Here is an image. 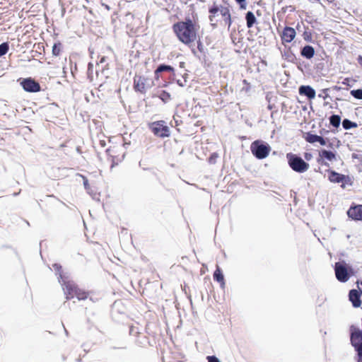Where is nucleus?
Wrapping results in <instances>:
<instances>
[{"label":"nucleus","instance_id":"nucleus-1","mask_svg":"<svg viewBox=\"0 0 362 362\" xmlns=\"http://www.w3.org/2000/svg\"><path fill=\"white\" fill-rule=\"evenodd\" d=\"M200 25L195 20L185 18L173 24V30L177 39L186 45H190L197 41Z\"/></svg>","mask_w":362,"mask_h":362},{"label":"nucleus","instance_id":"nucleus-2","mask_svg":"<svg viewBox=\"0 0 362 362\" xmlns=\"http://www.w3.org/2000/svg\"><path fill=\"white\" fill-rule=\"evenodd\" d=\"M60 283L66 300L74 298L78 300H86L90 296L88 291L81 288L72 280L63 279Z\"/></svg>","mask_w":362,"mask_h":362},{"label":"nucleus","instance_id":"nucleus-3","mask_svg":"<svg viewBox=\"0 0 362 362\" xmlns=\"http://www.w3.org/2000/svg\"><path fill=\"white\" fill-rule=\"evenodd\" d=\"M220 13L223 23L225 26H227L229 29L230 26L232 25L233 21H232V16H231V9L229 4H227L226 6L223 5H218L216 3H214V4L209 7V20L211 23V24L214 26L217 25L218 21H217V14L218 13Z\"/></svg>","mask_w":362,"mask_h":362},{"label":"nucleus","instance_id":"nucleus-4","mask_svg":"<svg viewBox=\"0 0 362 362\" xmlns=\"http://www.w3.org/2000/svg\"><path fill=\"white\" fill-rule=\"evenodd\" d=\"M286 158L289 167L296 173H303L310 168V165L296 154L288 153L286 154Z\"/></svg>","mask_w":362,"mask_h":362},{"label":"nucleus","instance_id":"nucleus-5","mask_svg":"<svg viewBox=\"0 0 362 362\" xmlns=\"http://www.w3.org/2000/svg\"><path fill=\"white\" fill-rule=\"evenodd\" d=\"M334 272L337 279L341 282L347 281L350 276L354 274L353 269L344 262H336L334 264Z\"/></svg>","mask_w":362,"mask_h":362},{"label":"nucleus","instance_id":"nucleus-6","mask_svg":"<svg viewBox=\"0 0 362 362\" xmlns=\"http://www.w3.org/2000/svg\"><path fill=\"white\" fill-rule=\"evenodd\" d=\"M351 343L357 352L358 362H362V331L351 327Z\"/></svg>","mask_w":362,"mask_h":362},{"label":"nucleus","instance_id":"nucleus-7","mask_svg":"<svg viewBox=\"0 0 362 362\" xmlns=\"http://www.w3.org/2000/svg\"><path fill=\"white\" fill-rule=\"evenodd\" d=\"M148 127L153 134L158 137L165 138L170 135V128L163 120L153 122L148 124Z\"/></svg>","mask_w":362,"mask_h":362},{"label":"nucleus","instance_id":"nucleus-8","mask_svg":"<svg viewBox=\"0 0 362 362\" xmlns=\"http://www.w3.org/2000/svg\"><path fill=\"white\" fill-rule=\"evenodd\" d=\"M250 150L253 156L257 158L264 159L269 156L271 148L268 144H264L262 141L257 140L251 144Z\"/></svg>","mask_w":362,"mask_h":362},{"label":"nucleus","instance_id":"nucleus-9","mask_svg":"<svg viewBox=\"0 0 362 362\" xmlns=\"http://www.w3.org/2000/svg\"><path fill=\"white\" fill-rule=\"evenodd\" d=\"M328 180L332 183H341V187L344 189L346 185H351L352 181L349 175L340 174L334 170H329Z\"/></svg>","mask_w":362,"mask_h":362},{"label":"nucleus","instance_id":"nucleus-10","mask_svg":"<svg viewBox=\"0 0 362 362\" xmlns=\"http://www.w3.org/2000/svg\"><path fill=\"white\" fill-rule=\"evenodd\" d=\"M106 152L107 155L112 158V168L115 165H117V163L123 159L124 156L123 152V147L120 144L110 146L108 148H107Z\"/></svg>","mask_w":362,"mask_h":362},{"label":"nucleus","instance_id":"nucleus-11","mask_svg":"<svg viewBox=\"0 0 362 362\" xmlns=\"http://www.w3.org/2000/svg\"><path fill=\"white\" fill-rule=\"evenodd\" d=\"M129 335L134 337V343L140 346V347H144L148 344H149V341L148 337L144 335L143 333H141L139 331V329L138 327L134 325H131L129 327Z\"/></svg>","mask_w":362,"mask_h":362},{"label":"nucleus","instance_id":"nucleus-12","mask_svg":"<svg viewBox=\"0 0 362 362\" xmlns=\"http://www.w3.org/2000/svg\"><path fill=\"white\" fill-rule=\"evenodd\" d=\"M281 44L284 46H286L287 44L291 43L296 37V30L289 26H286L284 29L279 32Z\"/></svg>","mask_w":362,"mask_h":362},{"label":"nucleus","instance_id":"nucleus-13","mask_svg":"<svg viewBox=\"0 0 362 362\" xmlns=\"http://www.w3.org/2000/svg\"><path fill=\"white\" fill-rule=\"evenodd\" d=\"M23 88L27 92L36 93L40 90V85L31 78H24L21 82Z\"/></svg>","mask_w":362,"mask_h":362},{"label":"nucleus","instance_id":"nucleus-14","mask_svg":"<svg viewBox=\"0 0 362 362\" xmlns=\"http://www.w3.org/2000/svg\"><path fill=\"white\" fill-rule=\"evenodd\" d=\"M146 81L147 79L141 76L136 75L134 77V89L136 92H139L140 93L145 94L147 90L146 86Z\"/></svg>","mask_w":362,"mask_h":362},{"label":"nucleus","instance_id":"nucleus-15","mask_svg":"<svg viewBox=\"0 0 362 362\" xmlns=\"http://www.w3.org/2000/svg\"><path fill=\"white\" fill-rule=\"evenodd\" d=\"M347 215L354 221H362V204L351 206Z\"/></svg>","mask_w":362,"mask_h":362},{"label":"nucleus","instance_id":"nucleus-16","mask_svg":"<svg viewBox=\"0 0 362 362\" xmlns=\"http://www.w3.org/2000/svg\"><path fill=\"white\" fill-rule=\"evenodd\" d=\"M337 155L335 153L327 151L325 149H322L319 151V158H317V161L319 163H323V159H326L329 161H333L336 160ZM325 165H327V163H324Z\"/></svg>","mask_w":362,"mask_h":362},{"label":"nucleus","instance_id":"nucleus-17","mask_svg":"<svg viewBox=\"0 0 362 362\" xmlns=\"http://www.w3.org/2000/svg\"><path fill=\"white\" fill-rule=\"evenodd\" d=\"M304 139L307 142H308L310 144L318 142L322 146L326 145V141L322 136H318L316 134H313L310 132L305 133L304 135Z\"/></svg>","mask_w":362,"mask_h":362},{"label":"nucleus","instance_id":"nucleus-18","mask_svg":"<svg viewBox=\"0 0 362 362\" xmlns=\"http://www.w3.org/2000/svg\"><path fill=\"white\" fill-rule=\"evenodd\" d=\"M349 300L354 308H358L361 305V293L356 289H352L349 293Z\"/></svg>","mask_w":362,"mask_h":362},{"label":"nucleus","instance_id":"nucleus-19","mask_svg":"<svg viewBox=\"0 0 362 362\" xmlns=\"http://www.w3.org/2000/svg\"><path fill=\"white\" fill-rule=\"evenodd\" d=\"M92 140L95 147L104 148L106 146L107 138L103 132H100L96 136H93Z\"/></svg>","mask_w":362,"mask_h":362},{"label":"nucleus","instance_id":"nucleus-20","mask_svg":"<svg viewBox=\"0 0 362 362\" xmlns=\"http://www.w3.org/2000/svg\"><path fill=\"white\" fill-rule=\"evenodd\" d=\"M124 22L127 28L133 29L136 25L139 24L140 21L139 18H135V16L132 13H127L125 15Z\"/></svg>","mask_w":362,"mask_h":362},{"label":"nucleus","instance_id":"nucleus-21","mask_svg":"<svg viewBox=\"0 0 362 362\" xmlns=\"http://www.w3.org/2000/svg\"><path fill=\"white\" fill-rule=\"evenodd\" d=\"M299 93L306 95L309 99H313L315 97V90L309 86H302L299 88Z\"/></svg>","mask_w":362,"mask_h":362},{"label":"nucleus","instance_id":"nucleus-22","mask_svg":"<svg viewBox=\"0 0 362 362\" xmlns=\"http://www.w3.org/2000/svg\"><path fill=\"white\" fill-rule=\"evenodd\" d=\"M300 54L306 59H311L314 57L315 49L310 45H305L302 48Z\"/></svg>","mask_w":362,"mask_h":362},{"label":"nucleus","instance_id":"nucleus-23","mask_svg":"<svg viewBox=\"0 0 362 362\" xmlns=\"http://www.w3.org/2000/svg\"><path fill=\"white\" fill-rule=\"evenodd\" d=\"M214 279L218 282L222 287L225 286L224 276L219 267H216V269L214 273Z\"/></svg>","mask_w":362,"mask_h":362},{"label":"nucleus","instance_id":"nucleus-24","mask_svg":"<svg viewBox=\"0 0 362 362\" xmlns=\"http://www.w3.org/2000/svg\"><path fill=\"white\" fill-rule=\"evenodd\" d=\"M163 71L173 72L174 69L173 67L169 65L160 64L155 71L156 78L158 79L160 77V73Z\"/></svg>","mask_w":362,"mask_h":362},{"label":"nucleus","instance_id":"nucleus-25","mask_svg":"<svg viewBox=\"0 0 362 362\" xmlns=\"http://www.w3.org/2000/svg\"><path fill=\"white\" fill-rule=\"evenodd\" d=\"M246 25L248 28H251L257 23V18L252 11H248L245 14Z\"/></svg>","mask_w":362,"mask_h":362},{"label":"nucleus","instance_id":"nucleus-26","mask_svg":"<svg viewBox=\"0 0 362 362\" xmlns=\"http://www.w3.org/2000/svg\"><path fill=\"white\" fill-rule=\"evenodd\" d=\"M63 46L60 42H55L52 47V53L54 56H59L62 52Z\"/></svg>","mask_w":362,"mask_h":362},{"label":"nucleus","instance_id":"nucleus-27","mask_svg":"<svg viewBox=\"0 0 362 362\" xmlns=\"http://www.w3.org/2000/svg\"><path fill=\"white\" fill-rule=\"evenodd\" d=\"M340 121V117L337 115H332L329 118L330 124L337 128L339 126Z\"/></svg>","mask_w":362,"mask_h":362},{"label":"nucleus","instance_id":"nucleus-28","mask_svg":"<svg viewBox=\"0 0 362 362\" xmlns=\"http://www.w3.org/2000/svg\"><path fill=\"white\" fill-rule=\"evenodd\" d=\"M342 126L345 129H349L357 127V124L350 121L349 119H345L342 122Z\"/></svg>","mask_w":362,"mask_h":362},{"label":"nucleus","instance_id":"nucleus-29","mask_svg":"<svg viewBox=\"0 0 362 362\" xmlns=\"http://www.w3.org/2000/svg\"><path fill=\"white\" fill-rule=\"evenodd\" d=\"M9 49L8 44L7 42H4L0 45V57L6 54Z\"/></svg>","mask_w":362,"mask_h":362},{"label":"nucleus","instance_id":"nucleus-30","mask_svg":"<svg viewBox=\"0 0 362 362\" xmlns=\"http://www.w3.org/2000/svg\"><path fill=\"white\" fill-rule=\"evenodd\" d=\"M54 269L59 272V281H62L63 279H67L66 278H64L63 277V275H62V266L59 265V264H54L53 265Z\"/></svg>","mask_w":362,"mask_h":362},{"label":"nucleus","instance_id":"nucleus-31","mask_svg":"<svg viewBox=\"0 0 362 362\" xmlns=\"http://www.w3.org/2000/svg\"><path fill=\"white\" fill-rule=\"evenodd\" d=\"M351 95L356 99H362V89L352 90Z\"/></svg>","mask_w":362,"mask_h":362},{"label":"nucleus","instance_id":"nucleus-32","mask_svg":"<svg viewBox=\"0 0 362 362\" xmlns=\"http://www.w3.org/2000/svg\"><path fill=\"white\" fill-rule=\"evenodd\" d=\"M159 98L163 100V101H168L170 99V95L165 91V90H163L160 95H159Z\"/></svg>","mask_w":362,"mask_h":362},{"label":"nucleus","instance_id":"nucleus-33","mask_svg":"<svg viewBox=\"0 0 362 362\" xmlns=\"http://www.w3.org/2000/svg\"><path fill=\"white\" fill-rule=\"evenodd\" d=\"M235 2L240 5V8L245 9V1L246 0H235Z\"/></svg>","mask_w":362,"mask_h":362},{"label":"nucleus","instance_id":"nucleus-34","mask_svg":"<svg viewBox=\"0 0 362 362\" xmlns=\"http://www.w3.org/2000/svg\"><path fill=\"white\" fill-rule=\"evenodd\" d=\"M208 362H220L218 358L214 356H210L207 357Z\"/></svg>","mask_w":362,"mask_h":362},{"label":"nucleus","instance_id":"nucleus-35","mask_svg":"<svg viewBox=\"0 0 362 362\" xmlns=\"http://www.w3.org/2000/svg\"><path fill=\"white\" fill-rule=\"evenodd\" d=\"M83 185L86 189L88 190L90 189V185L88 184V181L86 177H83Z\"/></svg>","mask_w":362,"mask_h":362},{"label":"nucleus","instance_id":"nucleus-36","mask_svg":"<svg viewBox=\"0 0 362 362\" xmlns=\"http://www.w3.org/2000/svg\"><path fill=\"white\" fill-rule=\"evenodd\" d=\"M197 48L199 49V50L201 52H203V45H202V43L201 42L200 40L199 39V40H197Z\"/></svg>","mask_w":362,"mask_h":362},{"label":"nucleus","instance_id":"nucleus-37","mask_svg":"<svg viewBox=\"0 0 362 362\" xmlns=\"http://www.w3.org/2000/svg\"><path fill=\"white\" fill-rule=\"evenodd\" d=\"M304 157H305V158L307 160H310V159H311V158H312V155H311V153H305V154H304Z\"/></svg>","mask_w":362,"mask_h":362},{"label":"nucleus","instance_id":"nucleus-38","mask_svg":"<svg viewBox=\"0 0 362 362\" xmlns=\"http://www.w3.org/2000/svg\"><path fill=\"white\" fill-rule=\"evenodd\" d=\"M358 62L359 64L362 66V57L361 56L358 57Z\"/></svg>","mask_w":362,"mask_h":362},{"label":"nucleus","instance_id":"nucleus-39","mask_svg":"<svg viewBox=\"0 0 362 362\" xmlns=\"http://www.w3.org/2000/svg\"><path fill=\"white\" fill-rule=\"evenodd\" d=\"M105 57H102L101 59H100V62L103 63V62H105Z\"/></svg>","mask_w":362,"mask_h":362},{"label":"nucleus","instance_id":"nucleus-40","mask_svg":"<svg viewBox=\"0 0 362 362\" xmlns=\"http://www.w3.org/2000/svg\"><path fill=\"white\" fill-rule=\"evenodd\" d=\"M243 83H247L246 80H244V81H243Z\"/></svg>","mask_w":362,"mask_h":362}]
</instances>
